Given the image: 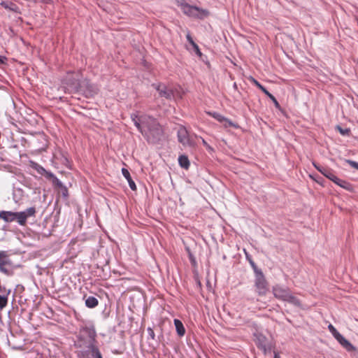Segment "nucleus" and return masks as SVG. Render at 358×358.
Instances as JSON below:
<instances>
[{"instance_id": "obj_1", "label": "nucleus", "mask_w": 358, "mask_h": 358, "mask_svg": "<svg viewBox=\"0 0 358 358\" xmlns=\"http://www.w3.org/2000/svg\"><path fill=\"white\" fill-rule=\"evenodd\" d=\"M132 122L138 131L151 143H156L163 136V130L157 120L148 115H138L132 114Z\"/></svg>"}, {"instance_id": "obj_2", "label": "nucleus", "mask_w": 358, "mask_h": 358, "mask_svg": "<svg viewBox=\"0 0 358 358\" xmlns=\"http://www.w3.org/2000/svg\"><path fill=\"white\" fill-rule=\"evenodd\" d=\"M176 4L180 8L185 15L190 17L202 19L209 14L207 10L196 6H192L187 3L185 0H176Z\"/></svg>"}, {"instance_id": "obj_3", "label": "nucleus", "mask_w": 358, "mask_h": 358, "mask_svg": "<svg viewBox=\"0 0 358 358\" xmlns=\"http://www.w3.org/2000/svg\"><path fill=\"white\" fill-rule=\"evenodd\" d=\"M152 86L158 92L160 97L165 98L168 100L176 99V98L181 99L182 94L180 90H176L175 91L167 87L163 83H153Z\"/></svg>"}, {"instance_id": "obj_4", "label": "nucleus", "mask_w": 358, "mask_h": 358, "mask_svg": "<svg viewBox=\"0 0 358 358\" xmlns=\"http://www.w3.org/2000/svg\"><path fill=\"white\" fill-rule=\"evenodd\" d=\"M96 333L94 327L92 324H85L80 327L79 337L88 344V346L95 345Z\"/></svg>"}, {"instance_id": "obj_5", "label": "nucleus", "mask_w": 358, "mask_h": 358, "mask_svg": "<svg viewBox=\"0 0 358 358\" xmlns=\"http://www.w3.org/2000/svg\"><path fill=\"white\" fill-rule=\"evenodd\" d=\"M255 287L258 295L264 296L266 294L268 290L267 282L262 272L255 274Z\"/></svg>"}, {"instance_id": "obj_6", "label": "nucleus", "mask_w": 358, "mask_h": 358, "mask_svg": "<svg viewBox=\"0 0 358 358\" xmlns=\"http://www.w3.org/2000/svg\"><path fill=\"white\" fill-rule=\"evenodd\" d=\"M35 214L36 208L34 207H29L24 211L15 212V221L20 226H24L27 218L35 216Z\"/></svg>"}, {"instance_id": "obj_7", "label": "nucleus", "mask_w": 358, "mask_h": 358, "mask_svg": "<svg viewBox=\"0 0 358 358\" xmlns=\"http://www.w3.org/2000/svg\"><path fill=\"white\" fill-rule=\"evenodd\" d=\"M178 140L183 145L193 147L195 145V143L192 138L189 135L186 128L183 126H180L177 132Z\"/></svg>"}, {"instance_id": "obj_8", "label": "nucleus", "mask_w": 358, "mask_h": 358, "mask_svg": "<svg viewBox=\"0 0 358 358\" xmlns=\"http://www.w3.org/2000/svg\"><path fill=\"white\" fill-rule=\"evenodd\" d=\"M11 261L8 258L6 251H0V271L7 275L12 274Z\"/></svg>"}, {"instance_id": "obj_9", "label": "nucleus", "mask_w": 358, "mask_h": 358, "mask_svg": "<svg viewBox=\"0 0 358 358\" xmlns=\"http://www.w3.org/2000/svg\"><path fill=\"white\" fill-rule=\"evenodd\" d=\"M80 358H103L96 345L87 346V349L82 351Z\"/></svg>"}, {"instance_id": "obj_10", "label": "nucleus", "mask_w": 358, "mask_h": 358, "mask_svg": "<svg viewBox=\"0 0 358 358\" xmlns=\"http://www.w3.org/2000/svg\"><path fill=\"white\" fill-rule=\"evenodd\" d=\"M289 292L290 290L286 286L276 285L273 287V294L274 296L276 299L282 300L283 301L285 299L287 295H288Z\"/></svg>"}, {"instance_id": "obj_11", "label": "nucleus", "mask_w": 358, "mask_h": 358, "mask_svg": "<svg viewBox=\"0 0 358 358\" xmlns=\"http://www.w3.org/2000/svg\"><path fill=\"white\" fill-rule=\"evenodd\" d=\"M73 73L75 74V77L70 78V76H68L67 79L69 83L76 87L81 88L85 86L87 81L82 78L81 71L78 69L76 71L73 72Z\"/></svg>"}, {"instance_id": "obj_12", "label": "nucleus", "mask_w": 358, "mask_h": 358, "mask_svg": "<svg viewBox=\"0 0 358 358\" xmlns=\"http://www.w3.org/2000/svg\"><path fill=\"white\" fill-rule=\"evenodd\" d=\"M208 113L219 122L222 123L226 128L229 127H235V124L230 120L217 112H208Z\"/></svg>"}, {"instance_id": "obj_13", "label": "nucleus", "mask_w": 358, "mask_h": 358, "mask_svg": "<svg viewBox=\"0 0 358 358\" xmlns=\"http://www.w3.org/2000/svg\"><path fill=\"white\" fill-rule=\"evenodd\" d=\"M314 166L316 168V169L320 172L324 176L331 180L332 182H335L336 180H337V176L335 175L334 171L328 168V167H324L321 166H317L316 164H314Z\"/></svg>"}, {"instance_id": "obj_14", "label": "nucleus", "mask_w": 358, "mask_h": 358, "mask_svg": "<svg viewBox=\"0 0 358 358\" xmlns=\"http://www.w3.org/2000/svg\"><path fill=\"white\" fill-rule=\"evenodd\" d=\"M250 80L259 88L264 93V94H266V96H268L271 100L273 101V103H274L275 108H280V104L278 103V101H277V99L275 98V96L273 95H272L262 85H261L257 80H255V78H250Z\"/></svg>"}, {"instance_id": "obj_15", "label": "nucleus", "mask_w": 358, "mask_h": 358, "mask_svg": "<svg viewBox=\"0 0 358 358\" xmlns=\"http://www.w3.org/2000/svg\"><path fill=\"white\" fill-rule=\"evenodd\" d=\"M335 339L348 352L355 350V348L341 334Z\"/></svg>"}, {"instance_id": "obj_16", "label": "nucleus", "mask_w": 358, "mask_h": 358, "mask_svg": "<svg viewBox=\"0 0 358 358\" xmlns=\"http://www.w3.org/2000/svg\"><path fill=\"white\" fill-rule=\"evenodd\" d=\"M0 219L6 222H12L15 221V212L12 211H0Z\"/></svg>"}, {"instance_id": "obj_17", "label": "nucleus", "mask_w": 358, "mask_h": 358, "mask_svg": "<svg viewBox=\"0 0 358 358\" xmlns=\"http://www.w3.org/2000/svg\"><path fill=\"white\" fill-rule=\"evenodd\" d=\"M43 176H44L48 179L52 180V184L60 188H63V184L61 180H59L52 172L45 170V173H44Z\"/></svg>"}, {"instance_id": "obj_18", "label": "nucleus", "mask_w": 358, "mask_h": 358, "mask_svg": "<svg viewBox=\"0 0 358 358\" xmlns=\"http://www.w3.org/2000/svg\"><path fill=\"white\" fill-rule=\"evenodd\" d=\"M122 173L123 176L125 178V179L127 180L129 186L131 188V189L135 191L136 189V185L134 181L132 180L129 171L125 168H122Z\"/></svg>"}, {"instance_id": "obj_19", "label": "nucleus", "mask_w": 358, "mask_h": 358, "mask_svg": "<svg viewBox=\"0 0 358 358\" xmlns=\"http://www.w3.org/2000/svg\"><path fill=\"white\" fill-rule=\"evenodd\" d=\"M24 196L23 190L20 188H14L13 191V199L15 203H19Z\"/></svg>"}, {"instance_id": "obj_20", "label": "nucleus", "mask_w": 358, "mask_h": 358, "mask_svg": "<svg viewBox=\"0 0 358 358\" xmlns=\"http://www.w3.org/2000/svg\"><path fill=\"white\" fill-rule=\"evenodd\" d=\"M173 322L178 335L180 337L183 336L185 334V329L184 327L183 324L178 319H174Z\"/></svg>"}, {"instance_id": "obj_21", "label": "nucleus", "mask_w": 358, "mask_h": 358, "mask_svg": "<svg viewBox=\"0 0 358 358\" xmlns=\"http://www.w3.org/2000/svg\"><path fill=\"white\" fill-rule=\"evenodd\" d=\"M1 5L7 10H11L15 13H20L19 7L14 3L10 1H2Z\"/></svg>"}, {"instance_id": "obj_22", "label": "nucleus", "mask_w": 358, "mask_h": 358, "mask_svg": "<svg viewBox=\"0 0 358 358\" xmlns=\"http://www.w3.org/2000/svg\"><path fill=\"white\" fill-rule=\"evenodd\" d=\"M284 301H287L296 307H301V304L299 299L294 296L291 292L287 295Z\"/></svg>"}, {"instance_id": "obj_23", "label": "nucleus", "mask_w": 358, "mask_h": 358, "mask_svg": "<svg viewBox=\"0 0 358 358\" xmlns=\"http://www.w3.org/2000/svg\"><path fill=\"white\" fill-rule=\"evenodd\" d=\"M334 183L345 189H347L349 191L352 189V185L350 182H348L345 180H341V179L338 178V177H337V180H335Z\"/></svg>"}, {"instance_id": "obj_24", "label": "nucleus", "mask_w": 358, "mask_h": 358, "mask_svg": "<svg viewBox=\"0 0 358 358\" xmlns=\"http://www.w3.org/2000/svg\"><path fill=\"white\" fill-rule=\"evenodd\" d=\"M255 336L256 337V345L259 348L262 345L266 343V338L261 334H255Z\"/></svg>"}, {"instance_id": "obj_25", "label": "nucleus", "mask_w": 358, "mask_h": 358, "mask_svg": "<svg viewBox=\"0 0 358 358\" xmlns=\"http://www.w3.org/2000/svg\"><path fill=\"white\" fill-rule=\"evenodd\" d=\"M98 299L94 296H89L85 300V305L90 308H93L98 305Z\"/></svg>"}, {"instance_id": "obj_26", "label": "nucleus", "mask_w": 358, "mask_h": 358, "mask_svg": "<svg viewBox=\"0 0 358 358\" xmlns=\"http://www.w3.org/2000/svg\"><path fill=\"white\" fill-rule=\"evenodd\" d=\"M178 163L182 168L187 169L189 166V161L185 155H181L178 157Z\"/></svg>"}, {"instance_id": "obj_27", "label": "nucleus", "mask_w": 358, "mask_h": 358, "mask_svg": "<svg viewBox=\"0 0 358 358\" xmlns=\"http://www.w3.org/2000/svg\"><path fill=\"white\" fill-rule=\"evenodd\" d=\"M31 167L34 170H36L38 174L41 176H43L44 173H45V169L42 166L37 163L32 162Z\"/></svg>"}, {"instance_id": "obj_28", "label": "nucleus", "mask_w": 358, "mask_h": 358, "mask_svg": "<svg viewBox=\"0 0 358 358\" xmlns=\"http://www.w3.org/2000/svg\"><path fill=\"white\" fill-rule=\"evenodd\" d=\"M8 294L9 291L8 292L6 295H0V310H2L7 306Z\"/></svg>"}, {"instance_id": "obj_29", "label": "nucleus", "mask_w": 358, "mask_h": 358, "mask_svg": "<svg viewBox=\"0 0 358 358\" xmlns=\"http://www.w3.org/2000/svg\"><path fill=\"white\" fill-rule=\"evenodd\" d=\"M328 329L331 333L334 338L337 336V335H339L340 333L336 330V329L331 324H329L328 325Z\"/></svg>"}, {"instance_id": "obj_30", "label": "nucleus", "mask_w": 358, "mask_h": 358, "mask_svg": "<svg viewBox=\"0 0 358 358\" xmlns=\"http://www.w3.org/2000/svg\"><path fill=\"white\" fill-rule=\"evenodd\" d=\"M260 350H262L264 355H266L268 352H270L271 350V345H268L267 343L259 348Z\"/></svg>"}, {"instance_id": "obj_31", "label": "nucleus", "mask_w": 358, "mask_h": 358, "mask_svg": "<svg viewBox=\"0 0 358 358\" xmlns=\"http://www.w3.org/2000/svg\"><path fill=\"white\" fill-rule=\"evenodd\" d=\"M192 48H193V50H194V52H195V54H196V55H198L199 57H201H201H202V53H201V50H200V49H199V46L197 45V44H196V43H194V45H192Z\"/></svg>"}, {"instance_id": "obj_32", "label": "nucleus", "mask_w": 358, "mask_h": 358, "mask_svg": "<svg viewBox=\"0 0 358 358\" xmlns=\"http://www.w3.org/2000/svg\"><path fill=\"white\" fill-rule=\"evenodd\" d=\"M345 162L350 165L351 167L358 170V162L352 161L351 159H345Z\"/></svg>"}, {"instance_id": "obj_33", "label": "nucleus", "mask_w": 358, "mask_h": 358, "mask_svg": "<svg viewBox=\"0 0 358 358\" xmlns=\"http://www.w3.org/2000/svg\"><path fill=\"white\" fill-rule=\"evenodd\" d=\"M337 129L342 135H348L350 130L348 129H342L340 126H337Z\"/></svg>"}, {"instance_id": "obj_34", "label": "nucleus", "mask_w": 358, "mask_h": 358, "mask_svg": "<svg viewBox=\"0 0 358 358\" xmlns=\"http://www.w3.org/2000/svg\"><path fill=\"white\" fill-rule=\"evenodd\" d=\"M249 262H250V264L251 266L254 269V271H255V274H257V273L262 272L261 270H259L257 268L255 263L252 259H249Z\"/></svg>"}, {"instance_id": "obj_35", "label": "nucleus", "mask_w": 358, "mask_h": 358, "mask_svg": "<svg viewBox=\"0 0 358 358\" xmlns=\"http://www.w3.org/2000/svg\"><path fill=\"white\" fill-rule=\"evenodd\" d=\"M148 336L152 338V339H155V332L154 331L152 330V328L150 327H148Z\"/></svg>"}, {"instance_id": "obj_36", "label": "nucleus", "mask_w": 358, "mask_h": 358, "mask_svg": "<svg viewBox=\"0 0 358 358\" xmlns=\"http://www.w3.org/2000/svg\"><path fill=\"white\" fill-rule=\"evenodd\" d=\"M187 40L192 45H193L194 43H195L189 34H187Z\"/></svg>"}, {"instance_id": "obj_37", "label": "nucleus", "mask_w": 358, "mask_h": 358, "mask_svg": "<svg viewBox=\"0 0 358 358\" xmlns=\"http://www.w3.org/2000/svg\"><path fill=\"white\" fill-rule=\"evenodd\" d=\"M7 60V58L4 56H0V64H5V62Z\"/></svg>"}, {"instance_id": "obj_38", "label": "nucleus", "mask_w": 358, "mask_h": 358, "mask_svg": "<svg viewBox=\"0 0 358 358\" xmlns=\"http://www.w3.org/2000/svg\"><path fill=\"white\" fill-rule=\"evenodd\" d=\"M199 138H201V140L202 141V143L203 144V145H205L206 148H210L209 145L207 143V142L202 137H199Z\"/></svg>"}, {"instance_id": "obj_39", "label": "nucleus", "mask_w": 358, "mask_h": 358, "mask_svg": "<svg viewBox=\"0 0 358 358\" xmlns=\"http://www.w3.org/2000/svg\"><path fill=\"white\" fill-rule=\"evenodd\" d=\"M273 358H280L278 352L274 351V357Z\"/></svg>"}, {"instance_id": "obj_40", "label": "nucleus", "mask_w": 358, "mask_h": 358, "mask_svg": "<svg viewBox=\"0 0 358 358\" xmlns=\"http://www.w3.org/2000/svg\"><path fill=\"white\" fill-rule=\"evenodd\" d=\"M63 187L64 188V190H65V192H63V194H64V196H66V192H67V190H66V189L65 188V187H64V186H63Z\"/></svg>"}]
</instances>
